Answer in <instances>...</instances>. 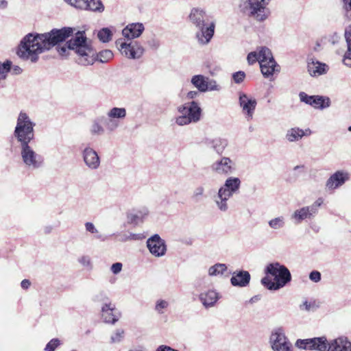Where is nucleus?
I'll return each mask as SVG.
<instances>
[{
  "instance_id": "nucleus-1",
  "label": "nucleus",
  "mask_w": 351,
  "mask_h": 351,
  "mask_svg": "<svg viewBox=\"0 0 351 351\" xmlns=\"http://www.w3.org/2000/svg\"><path fill=\"white\" fill-rule=\"evenodd\" d=\"M73 32L71 27L53 29L45 34H32L26 35L19 46L17 55L23 60H29L36 62L39 54L49 50L53 46L64 41Z\"/></svg>"
},
{
  "instance_id": "nucleus-2",
  "label": "nucleus",
  "mask_w": 351,
  "mask_h": 351,
  "mask_svg": "<svg viewBox=\"0 0 351 351\" xmlns=\"http://www.w3.org/2000/svg\"><path fill=\"white\" fill-rule=\"evenodd\" d=\"M69 47L77 55V62L83 66L92 65L96 61V50L92 40L84 31H78L69 40Z\"/></svg>"
},
{
  "instance_id": "nucleus-3",
  "label": "nucleus",
  "mask_w": 351,
  "mask_h": 351,
  "mask_svg": "<svg viewBox=\"0 0 351 351\" xmlns=\"http://www.w3.org/2000/svg\"><path fill=\"white\" fill-rule=\"evenodd\" d=\"M298 348L317 351H351V342L346 337H339L327 343L325 337L297 340Z\"/></svg>"
},
{
  "instance_id": "nucleus-4",
  "label": "nucleus",
  "mask_w": 351,
  "mask_h": 351,
  "mask_svg": "<svg viewBox=\"0 0 351 351\" xmlns=\"http://www.w3.org/2000/svg\"><path fill=\"white\" fill-rule=\"evenodd\" d=\"M265 273L274 277V280L268 276L261 280L263 285L269 290H278L291 280L289 269L278 262L269 264L265 269Z\"/></svg>"
},
{
  "instance_id": "nucleus-5",
  "label": "nucleus",
  "mask_w": 351,
  "mask_h": 351,
  "mask_svg": "<svg viewBox=\"0 0 351 351\" xmlns=\"http://www.w3.org/2000/svg\"><path fill=\"white\" fill-rule=\"evenodd\" d=\"M271 0H240L239 7L243 14L256 20L263 21L269 15L267 8Z\"/></svg>"
},
{
  "instance_id": "nucleus-6",
  "label": "nucleus",
  "mask_w": 351,
  "mask_h": 351,
  "mask_svg": "<svg viewBox=\"0 0 351 351\" xmlns=\"http://www.w3.org/2000/svg\"><path fill=\"white\" fill-rule=\"evenodd\" d=\"M35 123L31 121L29 116L21 112L17 119L14 136L16 138L20 145L29 144L34 138V128Z\"/></svg>"
},
{
  "instance_id": "nucleus-7",
  "label": "nucleus",
  "mask_w": 351,
  "mask_h": 351,
  "mask_svg": "<svg viewBox=\"0 0 351 351\" xmlns=\"http://www.w3.org/2000/svg\"><path fill=\"white\" fill-rule=\"evenodd\" d=\"M177 110L180 115L176 117L175 122L180 126L197 123L201 119L202 110L195 101L179 106Z\"/></svg>"
},
{
  "instance_id": "nucleus-8",
  "label": "nucleus",
  "mask_w": 351,
  "mask_h": 351,
  "mask_svg": "<svg viewBox=\"0 0 351 351\" xmlns=\"http://www.w3.org/2000/svg\"><path fill=\"white\" fill-rule=\"evenodd\" d=\"M259 64L262 74L265 77L272 76L275 72H279V66L275 61L271 51L266 47H261Z\"/></svg>"
},
{
  "instance_id": "nucleus-9",
  "label": "nucleus",
  "mask_w": 351,
  "mask_h": 351,
  "mask_svg": "<svg viewBox=\"0 0 351 351\" xmlns=\"http://www.w3.org/2000/svg\"><path fill=\"white\" fill-rule=\"evenodd\" d=\"M21 156L24 164L29 168L36 169L43 164V158L37 154L29 144L21 145Z\"/></svg>"
},
{
  "instance_id": "nucleus-10",
  "label": "nucleus",
  "mask_w": 351,
  "mask_h": 351,
  "mask_svg": "<svg viewBox=\"0 0 351 351\" xmlns=\"http://www.w3.org/2000/svg\"><path fill=\"white\" fill-rule=\"evenodd\" d=\"M127 112L125 108L113 107L110 108L105 117L104 126L107 131L112 132L120 125V121L126 117Z\"/></svg>"
},
{
  "instance_id": "nucleus-11",
  "label": "nucleus",
  "mask_w": 351,
  "mask_h": 351,
  "mask_svg": "<svg viewBox=\"0 0 351 351\" xmlns=\"http://www.w3.org/2000/svg\"><path fill=\"white\" fill-rule=\"evenodd\" d=\"M270 343L274 351H292V344L281 328L274 330L270 336Z\"/></svg>"
},
{
  "instance_id": "nucleus-12",
  "label": "nucleus",
  "mask_w": 351,
  "mask_h": 351,
  "mask_svg": "<svg viewBox=\"0 0 351 351\" xmlns=\"http://www.w3.org/2000/svg\"><path fill=\"white\" fill-rule=\"evenodd\" d=\"M116 43L117 46L119 45V50L121 53L128 58L138 59L141 58L144 53L143 47L136 41L126 43L117 40Z\"/></svg>"
},
{
  "instance_id": "nucleus-13",
  "label": "nucleus",
  "mask_w": 351,
  "mask_h": 351,
  "mask_svg": "<svg viewBox=\"0 0 351 351\" xmlns=\"http://www.w3.org/2000/svg\"><path fill=\"white\" fill-rule=\"evenodd\" d=\"M210 169L213 172L220 176H228L235 170L234 162L228 157H222L214 162Z\"/></svg>"
},
{
  "instance_id": "nucleus-14",
  "label": "nucleus",
  "mask_w": 351,
  "mask_h": 351,
  "mask_svg": "<svg viewBox=\"0 0 351 351\" xmlns=\"http://www.w3.org/2000/svg\"><path fill=\"white\" fill-rule=\"evenodd\" d=\"M239 106L242 109V112L245 114L246 119L247 120L252 119L257 104L256 99L248 96L244 93H239Z\"/></svg>"
},
{
  "instance_id": "nucleus-15",
  "label": "nucleus",
  "mask_w": 351,
  "mask_h": 351,
  "mask_svg": "<svg viewBox=\"0 0 351 351\" xmlns=\"http://www.w3.org/2000/svg\"><path fill=\"white\" fill-rule=\"evenodd\" d=\"M71 5L81 10L101 12L104 6L100 0H64Z\"/></svg>"
},
{
  "instance_id": "nucleus-16",
  "label": "nucleus",
  "mask_w": 351,
  "mask_h": 351,
  "mask_svg": "<svg viewBox=\"0 0 351 351\" xmlns=\"http://www.w3.org/2000/svg\"><path fill=\"white\" fill-rule=\"evenodd\" d=\"M198 31L195 37L200 45L208 44L215 33V23L213 21L205 23L203 25L196 27Z\"/></svg>"
},
{
  "instance_id": "nucleus-17",
  "label": "nucleus",
  "mask_w": 351,
  "mask_h": 351,
  "mask_svg": "<svg viewBox=\"0 0 351 351\" xmlns=\"http://www.w3.org/2000/svg\"><path fill=\"white\" fill-rule=\"evenodd\" d=\"M86 166L90 170H97L100 167V158L97 152L90 146H86L82 152Z\"/></svg>"
},
{
  "instance_id": "nucleus-18",
  "label": "nucleus",
  "mask_w": 351,
  "mask_h": 351,
  "mask_svg": "<svg viewBox=\"0 0 351 351\" xmlns=\"http://www.w3.org/2000/svg\"><path fill=\"white\" fill-rule=\"evenodd\" d=\"M147 246L151 252L155 256H162L165 255L167 248L164 241L158 234H155L148 239Z\"/></svg>"
},
{
  "instance_id": "nucleus-19",
  "label": "nucleus",
  "mask_w": 351,
  "mask_h": 351,
  "mask_svg": "<svg viewBox=\"0 0 351 351\" xmlns=\"http://www.w3.org/2000/svg\"><path fill=\"white\" fill-rule=\"evenodd\" d=\"M189 19L195 27L203 25L205 23H207V22L212 21L210 16L203 9L198 8L191 9Z\"/></svg>"
},
{
  "instance_id": "nucleus-20",
  "label": "nucleus",
  "mask_w": 351,
  "mask_h": 351,
  "mask_svg": "<svg viewBox=\"0 0 351 351\" xmlns=\"http://www.w3.org/2000/svg\"><path fill=\"white\" fill-rule=\"evenodd\" d=\"M349 178L350 176L348 173L338 171L328 179L326 186L329 190L335 189L343 185Z\"/></svg>"
},
{
  "instance_id": "nucleus-21",
  "label": "nucleus",
  "mask_w": 351,
  "mask_h": 351,
  "mask_svg": "<svg viewBox=\"0 0 351 351\" xmlns=\"http://www.w3.org/2000/svg\"><path fill=\"white\" fill-rule=\"evenodd\" d=\"M143 23H136L128 25L122 31L123 36L128 39L139 37L144 31Z\"/></svg>"
},
{
  "instance_id": "nucleus-22",
  "label": "nucleus",
  "mask_w": 351,
  "mask_h": 351,
  "mask_svg": "<svg viewBox=\"0 0 351 351\" xmlns=\"http://www.w3.org/2000/svg\"><path fill=\"white\" fill-rule=\"evenodd\" d=\"M199 299L202 303L203 306L208 308L213 306L217 300L219 299V295L217 292L214 290H208L202 292L199 295Z\"/></svg>"
},
{
  "instance_id": "nucleus-23",
  "label": "nucleus",
  "mask_w": 351,
  "mask_h": 351,
  "mask_svg": "<svg viewBox=\"0 0 351 351\" xmlns=\"http://www.w3.org/2000/svg\"><path fill=\"white\" fill-rule=\"evenodd\" d=\"M250 280V274L247 271H240L234 272L230 279L231 283L233 286L245 287Z\"/></svg>"
},
{
  "instance_id": "nucleus-24",
  "label": "nucleus",
  "mask_w": 351,
  "mask_h": 351,
  "mask_svg": "<svg viewBox=\"0 0 351 351\" xmlns=\"http://www.w3.org/2000/svg\"><path fill=\"white\" fill-rule=\"evenodd\" d=\"M240 186L241 180L239 178L229 177L219 189L232 196L234 193L239 191Z\"/></svg>"
},
{
  "instance_id": "nucleus-25",
  "label": "nucleus",
  "mask_w": 351,
  "mask_h": 351,
  "mask_svg": "<svg viewBox=\"0 0 351 351\" xmlns=\"http://www.w3.org/2000/svg\"><path fill=\"white\" fill-rule=\"evenodd\" d=\"M232 195L219 189L217 194L215 196L214 201L217 208L221 212L228 210V200Z\"/></svg>"
},
{
  "instance_id": "nucleus-26",
  "label": "nucleus",
  "mask_w": 351,
  "mask_h": 351,
  "mask_svg": "<svg viewBox=\"0 0 351 351\" xmlns=\"http://www.w3.org/2000/svg\"><path fill=\"white\" fill-rule=\"evenodd\" d=\"M114 306L111 304H106L102 307V316L106 323L114 324L119 319V313H114Z\"/></svg>"
},
{
  "instance_id": "nucleus-27",
  "label": "nucleus",
  "mask_w": 351,
  "mask_h": 351,
  "mask_svg": "<svg viewBox=\"0 0 351 351\" xmlns=\"http://www.w3.org/2000/svg\"><path fill=\"white\" fill-rule=\"evenodd\" d=\"M328 65L319 61H312L308 63V71L311 76H319L327 72Z\"/></svg>"
},
{
  "instance_id": "nucleus-28",
  "label": "nucleus",
  "mask_w": 351,
  "mask_h": 351,
  "mask_svg": "<svg viewBox=\"0 0 351 351\" xmlns=\"http://www.w3.org/2000/svg\"><path fill=\"white\" fill-rule=\"evenodd\" d=\"M311 131L309 129L304 131L299 128H293L289 130L286 134V138L289 142H295L301 139L304 136L311 134Z\"/></svg>"
},
{
  "instance_id": "nucleus-29",
  "label": "nucleus",
  "mask_w": 351,
  "mask_h": 351,
  "mask_svg": "<svg viewBox=\"0 0 351 351\" xmlns=\"http://www.w3.org/2000/svg\"><path fill=\"white\" fill-rule=\"evenodd\" d=\"M148 210L143 208L137 210H133L128 214V221L130 223L138 224L142 222L143 219L147 216Z\"/></svg>"
},
{
  "instance_id": "nucleus-30",
  "label": "nucleus",
  "mask_w": 351,
  "mask_h": 351,
  "mask_svg": "<svg viewBox=\"0 0 351 351\" xmlns=\"http://www.w3.org/2000/svg\"><path fill=\"white\" fill-rule=\"evenodd\" d=\"M105 122V117L102 116L95 119L90 126V133L93 136H101L104 134L105 128L101 125Z\"/></svg>"
},
{
  "instance_id": "nucleus-31",
  "label": "nucleus",
  "mask_w": 351,
  "mask_h": 351,
  "mask_svg": "<svg viewBox=\"0 0 351 351\" xmlns=\"http://www.w3.org/2000/svg\"><path fill=\"white\" fill-rule=\"evenodd\" d=\"M313 209V208H310L309 206L302 207L294 212L293 215H292V218L295 219L298 223H300L304 219L314 214L312 212V210Z\"/></svg>"
},
{
  "instance_id": "nucleus-32",
  "label": "nucleus",
  "mask_w": 351,
  "mask_h": 351,
  "mask_svg": "<svg viewBox=\"0 0 351 351\" xmlns=\"http://www.w3.org/2000/svg\"><path fill=\"white\" fill-rule=\"evenodd\" d=\"M207 80L208 78L202 75H196L191 78V83L199 92H206L208 91Z\"/></svg>"
},
{
  "instance_id": "nucleus-33",
  "label": "nucleus",
  "mask_w": 351,
  "mask_h": 351,
  "mask_svg": "<svg viewBox=\"0 0 351 351\" xmlns=\"http://www.w3.org/2000/svg\"><path fill=\"white\" fill-rule=\"evenodd\" d=\"M207 143L208 146L213 148L218 154H221L228 145L227 141L221 138L208 140Z\"/></svg>"
},
{
  "instance_id": "nucleus-34",
  "label": "nucleus",
  "mask_w": 351,
  "mask_h": 351,
  "mask_svg": "<svg viewBox=\"0 0 351 351\" xmlns=\"http://www.w3.org/2000/svg\"><path fill=\"white\" fill-rule=\"evenodd\" d=\"M345 37L348 44V51L344 55L343 62L345 65L351 66V25L346 30Z\"/></svg>"
},
{
  "instance_id": "nucleus-35",
  "label": "nucleus",
  "mask_w": 351,
  "mask_h": 351,
  "mask_svg": "<svg viewBox=\"0 0 351 351\" xmlns=\"http://www.w3.org/2000/svg\"><path fill=\"white\" fill-rule=\"evenodd\" d=\"M330 105V100L328 97L315 95L313 96L311 106L315 108L324 109L329 107Z\"/></svg>"
},
{
  "instance_id": "nucleus-36",
  "label": "nucleus",
  "mask_w": 351,
  "mask_h": 351,
  "mask_svg": "<svg viewBox=\"0 0 351 351\" xmlns=\"http://www.w3.org/2000/svg\"><path fill=\"white\" fill-rule=\"evenodd\" d=\"M112 37V31L108 27H104L97 32V38L102 43H108Z\"/></svg>"
},
{
  "instance_id": "nucleus-37",
  "label": "nucleus",
  "mask_w": 351,
  "mask_h": 351,
  "mask_svg": "<svg viewBox=\"0 0 351 351\" xmlns=\"http://www.w3.org/2000/svg\"><path fill=\"white\" fill-rule=\"evenodd\" d=\"M113 58V53L112 51L109 49H105L99 53H96V60H99L101 62H107Z\"/></svg>"
},
{
  "instance_id": "nucleus-38",
  "label": "nucleus",
  "mask_w": 351,
  "mask_h": 351,
  "mask_svg": "<svg viewBox=\"0 0 351 351\" xmlns=\"http://www.w3.org/2000/svg\"><path fill=\"white\" fill-rule=\"evenodd\" d=\"M226 269L227 267L225 264L217 263L209 268L208 274L212 276H218L223 274Z\"/></svg>"
},
{
  "instance_id": "nucleus-39",
  "label": "nucleus",
  "mask_w": 351,
  "mask_h": 351,
  "mask_svg": "<svg viewBox=\"0 0 351 351\" xmlns=\"http://www.w3.org/2000/svg\"><path fill=\"white\" fill-rule=\"evenodd\" d=\"M268 224L274 230L282 228L285 225V218L282 216L274 218L269 221Z\"/></svg>"
},
{
  "instance_id": "nucleus-40",
  "label": "nucleus",
  "mask_w": 351,
  "mask_h": 351,
  "mask_svg": "<svg viewBox=\"0 0 351 351\" xmlns=\"http://www.w3.org/2000/svg\"><path fill=\"white\" fill-rule=\"evenodd\" d=\"M12 62L6 60L3 63L0 62V80H4L11 69Z\"/></svg>"
},
{
  "instance_id": "nucleus-41",
  "label": "nucleus",
  "mask_w": 351,
  "mask_h": 351,
  "mask_svg": "<svg viewBox=\"0 0 351 351\" xmlns=\"http://www.w3.org/2000/svg\"><path fill=\"white\" fill-rule=\"evenodd\" d=\"M261 55V47L257 49L256 51H252L248 53L247 60L249 64H253L257 61L259 62V58Z\"/></svg>"
},
{
  "instance_id": "nucleus-42",
  "label": "nucleus",
  "mask_w": 351,
  "mask_h": 351,
  "mask_svg": "<svg viewBox=\"0 0 351 351\" xmlns=\"http://www.w3.org/2000/svg\"><path fill=\"white\" fill-rule=\"evenodd\" d=\"M85 228L87 232L95 234V238L104 241L105 239L99 234L98 230L95 228V225L91 222L85 223Z\"/></svg>"
},
{
  "instance_id": "nucleus-43",
  "label": "nucleus",
  "mask_w": 351,
  "mask_h": 351,
  "mask_svg": "<svg viewBox=\"0 0 351 351\" xmlns=\"http://www.w3.org/2000/svg\"><path fill=\"white\" fill-rule=\"evenodd\" d=\"M124 335V330L123 329H117L115 332L111 336L110 343H115L120 342Z\"/></svg>"
},
{
  "instance_id": "nucleus-44",
  "label": "nucleus",
  "mask_w": 351,
  "mask_h": 351,
  "mask_svg": "<svg viewBox=\"0 0 351 351\" xmlns=\"http://www.w3.org/2000/svg\"><path fill=\"white\" fill-rule=\"evenodd\" d=\"M319 307V305L316 301H305L303 304L300 306L302 309H305L306 311H315Z\"/></svg>"
},
{
  "instance_id": "nucleus-45",
  "label": "nucleus",
  "mask_w": 351,
  "mask_h": 351,
  "mask_svg": "<svg viewBox=\"0 0 351 351\" xmlns=\"http://www.w3.org/2000/svg\"><path fill=\"white\" fill-rule=\"evenodd\" d=\"M60 344V341L58 339H51L45 348V351H55L56 348Z\"/></svg>"
},
{
  "instance_id": "nucleus-46",
  "label": "nucleus",
  "mask_w": 351,
  "mask_h": 351,
  "mask_svg": "<svg viewBox=\"0 0 351 351\" xmlns=\"http://www.w3.org/2000/svg\"><path fill=\"white\" fill-rule=\"evenodd\" d=\"M204 188L202 186H199L193 191L192 197L195 200H199L204 195Z\"/></svg>"
},
{
  "instance_id": "nucleus-47",
  "label": "nucleus",
  "mask_w": 351,
  "mask_h": 351,
  "mask_svg": "<svg viewBox=\"0 0 351 351\" xmlns=\"http://www.w3.org/2000/svg\"><path fill=\"white\" fill-rule=\"evenodd\" d=\"M206 86H208V90L213 91L217 90L219 91L221 90V87L217 84L216 81L214 80H206Z\"/></svg>"
},
{
  "instance_id": "nucleus-48",
  "label": "nucleus",
  "mask_w": 351,
  "mask_h": 351,
  "mask_svg": "<svg viewBox=\"0 0 351 351\" xmlns=\"http://www.w3.org/2000/svg\"><path fill=\"white\" fill-rule=\"evenodd\" d=\"M169 303L163 300H159L156 302L155 309L159 313H163V309L167 308Z\"/></svg>"
},
{
  "instance_id": "nucleus-49",
  "label": "nucleus",
  "mask_w": 351,
  "mask_h": 351,
  "mask_svg": "<svg viewBox=\"0 0 351 351\" xmlns=\"http://www.w3.org/2000/svg\"><path fill=\"white\" fill-rule=\"evenodd\" d=\"M245 77V74L243 71H238L232 75V78L235 83H241Z\"/></svg>"
},
{
  "instance_id": "nucleus-50",
  "label": "nucleus",
  "mask_w": 351,
  "mask_h": 351,
  "mask_svg": "<svg viewBox=\"0 0 351 351\" xmlns=\"http://www.w3.org/2000/svg\"><path fill=\"white\" fill-rule=\"evenodd\" d=\"M58 51L59 54L62 56H67L69 55V51H71V49L69 47V41L62 47H58Z\"/></svg>"
},
{
  "instance_id": "nucleus-51",
  "label": "nucleus",
  "mask_w": 351,
  "mask_h": 351,
  "mask_svg": "<svg viewBox=\"0 0 351 351\" xmlns=\"http://www.w3.org/2000/svg\"><path fill=\"white\" fill-rule=\"evenodd\" d=\"M299 96L301 101L311 105V101L313 99V96H309L304 92H301L299 94Z\"/></svg>"
},
{
  "instance_id": "nucleus-52",
  "label": "nucleus",
  "mask_w": 351,
  "mask_h": 351,
  "mask_svg": "<svg viewBox=\"0 0 351 351\" xmlns=\"http://www.w3.org/2000/svg\"><path fill=\"white\" fill-rule=\"evenodd\" d=\"M309 278L315 282H318L321 280V274L317 271H313L310 273Z\"/></svg>"
},
{
  "instance_id": "nucleus-53",
  "label": "nucleus",
  "mask_w": 351,
  "mask_h": 351,
  "mask_svg": "<svg viewBox=\"0 0 351 351\" xmlns=\"http://www.w3.org/2000/svg\"><path fill=\"white\" fill-rule=\"evenodd\" d=\"M324 202V200L322 197H319L311 206L310 208H313L312 212L315 214L317 212V208L319 207Z\"/></svg>"
},
{
  "instance_id": "nucleus-54",
  "label": "nucleus",
  "mask_w": 351,
  "mask_h": 351,
  "mask_svg": "<svg viewBox=\"0 0 351 351\" xmlns=\"http://www.w3.org/2000/svg\"><path fill=\"white\" fill-rule=\"evenodd\" d=\"M122 267V263H115L112 265L110 269L114 274H117L121 271Z\"/></svg>"
},
{
  "instance_id": "nucleus-55",
  "label": "nucleus",
  "mask_w": 351,
  "mask_h": 351,
  "mask_svg": "<svg viewBox=\"0 0 351 351\" xmlns=\"http://www.w3.org/2000/svg\"><path fill=\"white\" fill-rule=\"evenodd\" d=\"M78 261L84 267H88L90 265V258L87 256L80 257Z\"/></svg>"
},
{
  "instance_id": "nucleus-56",
  "label": "nucleus",
  "mask_w": 351,
  "mask_h": 351,
  "mask_svg": "<svg viewBox=\"0 0 351 351\" xmlns=\"http://www.w3.org/2000/svg\"><path fill=\"white\" fill-rule=\"evenodd\" d=\"M156 351H179V350H175L172 348H171L170 346H165V345H162V346H160Z\"/></svg>"
},
{
  "instance_id": "nucleus-57",
  "label": "nucleus",
  "mask_w": 351,
  "mask_h": 351,
  "mask_svg": "<svg viewBox=\"0 0 351 351\" xmlns=\"http://www.w3.org/2000/svg\"><path fill=\"white\" fill-rule=\"evenodd\" d=\"M137 235L130 233L129 235H124L121 239V241H126L128 240L136 239Z\"/></svg>"
},
{
  "instance_id": "nucleus-58",
  "label": "nucleus",
  "mask_w": 351,
  "mask_h": 351,
  "mask_svg": "<svg viewBox=\"0 0 351 351\" xmlns=\"http://www.w3.org/2000/svg\"><path fill=\"white\" fill-rule=\"evenodd\" d=\"M343 7L346 12L351 10V0H342Z\"/></svg>"
},
{
  "instance_id": "nucleus-59",
  "label": "nucleus",
  "mask_w": 351,
  "mask_h": 351,
  "mask_svg": "<svg viewBox=\"0 0 351 351\" xmlns=\"http://www.w3.org/2000/svg\"><path fill=\"white\" fill-rule=\"evenodd\" d=\"M198 95H199V93L197 91H195V90L189 91L186 95V97H187V99H194L196 97H197Z\"/></svg>"
},
{
  "instance_id": "nucleus-60",
  "label": "nucleus",
  "mask_w": 351,
  "mask_h": 351,
  "mask_svg": "<svg viewBox=\"0 0 351 351\" xmlns=\"http://www.w3.org/2000/svg\"><path fill=\"white\" fill-rule=\"evenodd\" d=\"M30 282L29 280L25 279L22 280L21 286L23 289H27L30 286Z\"/></svg>"
},
{
  "instance_id": "nucleus-61",
  "label": "nucleus",
  "mask_w": 351,
  "mask_h": 351,
  "mask_svg": "<svg viewBox=\"0 0 351 351\" xmlns=\"http://www.w3.org/2000/svg\"><path fill=\"white\" fill-rule=\"evenodd\" d=\"M8 6V2L5 0H0V9H5Z\"/></svg>"
},
{
  "instance_id": "nucleus-62",
  "label": "nucleus",
  "mask_w": 351,
  "mask_h": 351,
  "mask_svg": "<svg viewBox=\"0 0 351 351\" xmlns=\"http://www.w3.org/2000/svg\"><path fill=\"white\" fill-rule=\"evenodd\" d=\"M304 165H297L295 166L294 168H293V170L294 171H297V170H304Z\"/></svg>"
},
{
  "instance_id": "nucleus-63",
  "label": "nucleus",
  "mask_w": 351,
  "mask_h": 351,
  "mask_svg": "<svg viewBox=\"0 0 351 351\" xmlns=\"http://www.w3.org/2000/svg\"><path fill=\"white\" fill-rule=\"evenodd\" d=\"M14 71H15L16 73H21V71H22V69H21L19 66H16L14 68Z\"/></svg>"
},
{
  "instance_id": "nucleus-64",
  "label": "nucleus",
  "mask_w": 351,
  "mask_h": 351,
  "mask_svg": "<svg viewBox=\"0 0 351 351\" xmlns=\"http://www.w3.org/2000/svg\"><path fill=\"white\" fill-rule=\"evenodd\" d=\"M348 130L351 132V126L348 127Z\"/></svg>"
}]
</instances>
